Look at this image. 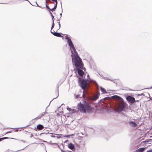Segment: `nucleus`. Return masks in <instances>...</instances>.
Returning <instances> with one entry per match:
<instances>
[{
	"instance_id": "nucleus-1",
	"label": "nucleus",
	"mask_w": 152,
	"mask_h": 152,
	"mask_svg": "<svg viewBox=\"0 0 152 152\" xmlns=\"http://www.w3.org/2000/svg\"><path fill=\"white\" fill-rule=\"evenodd\" d=\"M65 39L67 40L72 52L71 56L73 63L74 64L79 76L81 77H83L84 74V72L82 70L83 68V64L82 62L81 59L78 56L77 53L71 39L68 36L66 37Z\"/></svg>"
},
{
	"instance_id": "nucleus-2",
	"label": "nucleus",
	"mask_w": 152,
	"mask_h": 152,
	"mask_svg": "<svg viewBox=\"0 0 152 152\" xmlns=\"http://www.w3.org/2000/svg\"><path fill=\"white\" fill-rule=\"evenodd\" d=\"M112 98L119 101L116 105L115 108L116 111L119 112L124 110L127 106V104L124 102L123 99L117 95L113 96H112Z\"/></svg>"
},
{
	"instance_id": "nucleus-3",
	"label": "nucleus",
	"mask_w": 152,
	"mask_h": 152,
	"mask_svg": "<svg viewBox=\"0 0 152 152\" xmlns=\"http://www.w3.org/2000/svg\"><path fill=\"white\" fill-rule=\"evenodd\" d=\"M78 108L81 112L85 113H86V110H90V107L88 101H85L83 102V104L81 102L79 104Z\"/></svg>"
},
{
	"instance_id": "nucleus-4",
	"label": "nucleus",
	"mask_w": 152,
	"mask_h": 152,
	"mask_svg": "<svg viewBox=\"0 0 152 152\" xmlns=\"http://www.w3.org/2000/svg\"><path fill=\"white\" fill-rule=\"evenodd\" d=\"M78 82L80 83V85L82 89L83 90V95L84 94L87 85V83L85 80H82L81 78H78Z\"/></svg>"
},
{
	"instance_id": "nucleus-5",
	"label": "nucleus",
	"mask_w": 152,
	"mask_h": 152,
	"mask_svg": "<svg viewBox=\"0 0 152 152\" xmlns=\"http://www.w3.org/2000/svg\"><path fill=\"white\" fill-rule=\"evenodd\" d=\"M127 100L132 103H133L135 102V98L132 96H129L126 98Z\"/></svg>"
},
{
	"instance_id": "nucleus-6",
	"label": "nucleus",
	"mask_w": 152,
	"mask_h": 152,
	"mask_svg": "<svg viewBox=\"0 0 152 152\" xmlns=\"http://www.w3.org/2000/svg\"><path fill=\"white\" fill-rule=\"evenodd\" d=\"M46 113L45 112H43L42 114H41L40 115H38V116H37V117L34 118V119L36 120H37V119H40L42 116H44Z\"/></svg>"
},
{
	"instance_id": "nucleus-7",
	"label": "nucleus",
	"mask_w": 152,
	"mask_h": 152,
	"mask_svg": "<svg viewBox=\"0 0 152 152\" xmlns=\"http://www.w3.org/2000/svg\"><path fill=\"white\" fill-rule=\"evenodd\" d=\"M51 33L54 36L58 37H61V34L59 33L56 32H53L51 31Z\"/></svg>"
},
{
	"instance_id": "nucleus-8",
	"label": "nucleus",
	"mask_w": 152,
	"mask_h": 152,
	"mask_svg": "<svg viewBox=\"0 0 152 152\" xmlns=\"http://www.w3.org/2000/svg\"><path fill=\"white\" fill-rule=\"evenodd\" d=\"M129 124L132 127H135L137 125V124L133 121L130 122L129 123Z\"/></svg>"
},
{
	"instance_id": "nucleus-9",
	"label": "nucleus",
	"mask_w": 152,
	"mask_h": 152,
	"mask_svg": "<svg viewBox=\"0 0 152 152\" xmlns=\"http://www.w3.org/2000/svg\"><path fill=\"white\" fill-rule=\"evenodd\" d=\"M67 109L69 111L70 113H73L75 112V110L74 109H72L69 108L68 106L66 107Z\"/></svg>"
},
{
	"instance_id": "nucleus-10",
	"label": "nucleus",
	"mask_w": 152,
	"mask_h": 152,
	"mask_svg": "<svg viewBox=\"0 0 152 152\" xmlns=\"http://www.w3.org/2000/svg\"><path fill=\"white\" fill-rule=\"evenodd\" d=\"M37 128L38 130H41L44 128V126L43 125L41 124H39L37 126Z\"/></svg>"
},
{
	"instance_id": "nucleus-11",
	"label": "nucleus",
	"mask_w": 152,
	"mask_h": 152,
	"mask_svg": "<svg viewBox=\"0 0 152 152\" xmlns=\"http://www.w3.org/2000/svg\"><path fill=\"white\" fill-rule=\"evenodd\" d=\"M145 148H140L139 149L137 150L136 152H143L145 151Z\"/></svg>"
},
{
	"instance_id": "nucleus-12",
	"label": "nucleus",
	"mask_w": 152,
	"mask_h": 152,
	"mask_svg": "<svg viewBox=\"0 0 152 152\" xmlns=\"http://www.w3.org/2000/svg\"><path fill=\"white\" fill-rule=\"evenodd\" d=\"M25 1H29L28 0H17L15 1V3L16 4H20L24 2Z\"/></svg>"
},
{
	"instance_id": "nucleus-13",
	"label": "nucleus",
	"mask_w": 152,
	"mask_h": 152,
	"mask_svg": "<svg viewBox=\"0 0 152 152\" xmlns=\"http://www.w3.org/2000/svg\"><path fill=\"white\" fill-rule=\"evenodd\" d=\"M68 147L70 149L73 150L75 148L74 145L72 143H70L68 145Z\"/></svg>"
},
{
	"instance_id": "nucleus-14",
	"label": "nucleus",
	"mask_w": 152,
	"mask_h": 152,
	"mask_svg": "<svg viewBox=\"0 0 152 152\" xmlns=\"http://www.w3.org/2000/svg\"><path fill=\"white\" fill-rule=\"evenodd\" d=\"M75 134H70V135H62V136H63V137H66L67 138H69L70 137L73 136Z\"/></svg>"
},
{
	"instance_id": "nucleus-15",
	"label": "nucleus",
	"mask_w": 152,
	"mask_h": 152,
	"mask_svg": "<svg viewBox=\"0 0 152 152\" xmlns=\"http://www.w3.org/2000/svg\"><path fill=\"white\" fill-rule=\"evenodd\" d=\"M100 90L104 94H105L106 93V91L105 90L102 88V87H100Z\"/></svg>"
},
{
	"instance_id": "nucleus-16",
	"label": "nucleus",
	"mask_w": 152,
	"mask_h": 152,
	"mask_svg": "<svg viewBox=\"0 0 152 152\" xmlns=\"http://www.w3.org/2000/svg\"><path fill=\"white\" fill-rule=\"evenodd\" d=\"M102 78L105 80H111V81H113V80H112L111 79L108 78V77H104V76H102Z\"/></svg>"
},
{
	"instance_id": "nucleus-17",
	"label": "nucleus",
	"mask_w": 152,
	"mask_h": 152,
	"mask_svg": "<svg viewBox=\"0 0 152 152\" xmlns=\"http://www.w3.org/2000/svg\"><path fill=\"white\" fill-rule=\"evenodd\" d=\"M99 94H96L95 96L93 98V99L94 100H95L98 99L99 97Z\"/></svg>"
},
{
	"instance_id": "nucleus-18",
	"label": "nucleus",
	"mask_w": 152,
	"mask_h": 152,
	"mask_svg": "<svg viewBox=\"0 0 152 152\" xmlns=\"http://www.w3.org/2000/svg\"><path fill=\"white\" fill-rule=\"evenodd\" d=\"M58 2L55 3H54L55 4V6L53 8V9H54L55 10H56L57 8V5Z\"/></svg>"
},
{
	"instance_id": "nucleus-19",
	"label": "nucleus",
	"mask_w": 152,
	"mask_h": 152,
	"mask_svg": "<svg viewBox=\"0 0 152 152\" xmlns=\"http://www.w3.org/2000/svg\"><path fill=\"white\" fill-rule=\"evenodd\" d=\"M49 12H50V14L51 15V17H52V20H53V21H54L53 19L54 18V17L53 15L52 14V13L50 11H49Z\"/></svg>"
},
{
	"instance_id": "nucleus-20",
	"label": "nucleus",
	"mask_w": 152,
	"mask_h": 152,
	"mask_svg": "<svg viewBox=\"0 0 152 152\" xmlns=\"http://www.w3.org/2000/svg\"><path fill=\"white\" fill-rule=\"evenodd\" d=\"M51 142H52L51 141H50V143H51V144H52L56 146V147H57L58 148L59 147V145H58L56 143H51Z\"/></svg>"
},
{
	"instance_id": "nucleus-21",
	"label": "nucleus",
	"mask_w": 152,
	"mask_h": 152,
	"mask_svg": "<svg viewBox=\"0 0 152 152\" xmlns=\"http://www.w3.org/2000/svg\"><path fill=\"white\" fill-rule=\"evenodd\" d=\"M75 98H76V99H78L79 98H80L81 97H80V95H79V94L77 95H75Z\"/></svg>"
},
{
	"instance_id": "nucleus-22",
	"label": "nucleus",
	"mask_w": 152,
	"mask_h": 152,
	"mask_svg": "<svg viewBox=\"0 0 152 152\" xmlns=\"http://www.w3.org/2000/svg\"><path fill=\"white\" fill-rule=\"evenodd\" d=\"M57 23H58V25L59 26V28H58V29H59L60 28V27H61V24H60V21H59V20H58Z\"/></svg>"
},
{
	"instance_id": "nucleus-23",
	"label": "nucleus",
	"mask_w": 152,
	"mask_h": 152,
	"mask_svg": "<svg viewBox=\"0 0 152 152\" xmlns=\"http://www.w3.org/2000/svg\"><path fill=\"white\" fill-rule=\"evenodd\" d=\"M54 21H53V23L51 27V30H52L54 27Z\"/></svg>"
},
{
	"instance_id": "nucleus-24",
	"label": "nucleus",
	"mask_w": 152,
	"mask_h": 152,
	"mask_svg": "<svg viewBox=\"0 0 152 152\" xmlns=\"http://www.w3.org/2000/svg\"><path fill=\"white\" fill-rule=\"evenodd\" d=\"M48 9H49V10H51L52 11H53L54 10H55V9H53V8L52 9H50L49 8H48Z\"/></svg>"
},
{
	"instance_id": "nucleus-25",
	"label": "nucleus",
	"mask_w": 152,
	"mask_h": 152,
	"mask_svg": "<svg viewBox=\"0 0 152 152\" xmlns=\"http://www.w3.org/2000/svg\"><path fill=\"white\" fill-rule=\"evenodd\" d=\"M8 138V137H4V138H0V141H1L3 139H7V138Z\"/></svg>"
},
{
	"instance_id": "nucleus-26",
	"label": "nucleus",
	"mask_w": 152,
	"mask_h": 152,
	"mask_svg": "<svg viewBox=\"0 0 152 152\" xmlns=\"http://www.w3.org/2000/svg\"><path fill=\"white\" fill-rule=\"evenodd\" d=\"M94 83L95 84V85L97 87H98L99 86V85L97 83L96 81H95Z\"/></svg>"
},
{
	"instance_id": "nucleus-27",
	"label": "nucleus",
	"mask_w": 152,
	"mask_h": 152,
	"mask_svg": "<svg viewBox=\"0 0 152 152\" xmlns=\"http://www.w3.org/2000/svg\"><path fill=\"white\" fill-rule=\"evenodd\" d=\"M146 152H152V149L150 150H148L146 151Z\"/></svg>"
},
{
	"instance_id": "nucleus-28",
	"label": "nucleus",
	"mask_w": 152,
	"mask_h": 152,
	"mask_svg": "<svg viewBox=\"0 0 152 152\" xmlns=\"http://www.w3.org/2000/svg\"><path fill=\"white\" fill-rule=\"evenodd\" d=\"M46 7L48 9V8H49V7H48V5H47V2L46 1Z\"/></svg>"
},
{
	"instance_id": "nucleus-29",
	"label": "nucleus",
	"mask_w": 152,
	"mask_h": 152,
	"mask_svg": "<svg viewBox=\"0 0 152 152\" xmlns=\"http://www.w3.org/2000/svg\"><path fill=\"white\" fill-rule=\"evenodd\" d=\"M36 4H37V6H38V7H41V8H43L42 7H40V6H39L38 5V4H37V2H36Z\"/></svg>"
},
{
	"instance_id": "nucleus-30",
	"label": "nucleus",
	"mask_w": 152,
	"mask_h": 152,
	"mask_svg": "<svg viewBox=\"0 0 152 152\" xmlns=\"http://www.w3.org/2000/svg\"><path fill=\"white\" fill-rule=\"evenodd\" d=\"M50 136L51 137H55V136H54V135H51Z\"/></svg>"
},
{
	"instance_id": "nucleus-31",
	"label": "nucleus",
	"mask_w": 152,
	"mask_h": 152,
	"mask_svg": "<svg viewBox=\"0 0 152 152\" xmlns=\"http://www.w3.org/2000/svg\"><path fill=\"white\" fill-rule=\"evenodd\" d=\"M62 15V13H61L60 14V15L61 16L60 18H61Z\"/></svg>"
},
{
	"instance_id": "nucleus-32",
	"label": "nucleus",
	"mask_w": 152,
	"mask_h": 152,
	"mask_svg": "<svg viewBox=\"0 0 152 152\" xmlns=\"http://www.w3.org/2000/svg\"><path fill=\"white\" fill-rule=\"evenodd\" d=\"M58 95H57L56 97L54 98V99H56V98H57V97H58Z\"/></svg>"
},
{
	"instance_id": "nucleus-33",
	"label": "nucleus",
	"mask_w": 152,
	"mask_h": 152,
	"mask_svg": "<svg viewBox=\"0 0 152 152\" xmlns=\"http://www.w3.org/2000/svg\"><path fill=\"white\" fill-rule=\"evenodd\" d=\"M102 77V76H103L102 75H100V74H99Z\"/></svg>"
},
{
	"instance_id": "nucleus-34",
	"label": "nucleus",
	"mask_w": 152,
	"mask_h": 152,
	"mask_svg": "<svg viewBox=\"0 0 152 152\" xmlns=\"http://www.w3.org/2000/svg\"><path fill=\"white\" fill-rule=\"evenodd\" d=\"M81 134L83 135H84V134L82 132H81Z\"/></svg>"
},
{
	"instance_id": "nucleus-35",
	"label": "nucleus",
	"mask_w": 152,
	"mask_h": 152,
	"mask_svg": "<svg viewBox=\"0 0 152 152\" xmlns=\"http://www.w3.org/2000/svg\"><path fill=\"white\" fill-rule=\"evenodd\" d=\"M10 132H10V131H9V132H7L6 133H10Z\"/></svg>"
},
{
	"instance_id": "nucleus-36",
	"label": "nucleus",
	"mask_w": 152,
	"mask_h": 152,
	"mask_svg": "<svg viewBox=\"0 0 152 152\" xmlns=\"http://www.w3.org/2000/svg\"><path fill=\"white\" fill-rule=\"evenodd\" d=\"M18 129H17V130H16L15 131H18Z\"/></svg>"
},
{
	"instance_id": "nucleus-37",
	"label": "nucleus",
	"mask_w": 152,
	"mask_h": 152,
	"mask_svg": "<svg viewBox=\"0 0 152 152\" xmlns=\"http://www.w3.org/2000/svg\"><path fill=\"white\" fill-rule=\"evenodd\" d=\"M146 141H143V142H144V143H145V142L146 143Z\"/></svg>"
},
{
	"instance_id": "nucleus-38",
	"label": "nucleus",
	"mask_w": 152,
	"mask_h": 152,
	"mask_svg": "<svg viewBox=\"0 0 152 152\" xmlns=\"http://www.w3.org/2000/svg\"><path fill=\"white\" fill-rule=\"evenodd\" d=\"M50 3H53V2L51 1H50Z\"/></svg>"
},
{
	"instance_id": "nucleus-39",
	"label": "nucleus",
	"mask_w": 152,
	"mask_h": 152,
	"mask_svg": "<svg viewBox=\"0 0 152 152\" xmlns=\"http://www.w3.org/2000/svg\"><path fill=\"white\" fill-rule=\"evenodd\" d=\"M150 88H152V86Z\"/></svg>"
},
{
	"instance_id": "nucleus-40",
	"label": "nucleus",
	"mask_w": 152,
	"mask_h": 152,
	"mask_svg": "<svg viewBox=\"0 0 152 152\" xmlns=\"http://www.w3.org/2000/svg\"><path fill=\"white\" fill-rule=\"evenodd\" d=\"M28 2L29 3H30V4H31V3H30V2L29 1H28Z\"/></svg>"
},
{
	"instance_id": "nucleus-41",
	"label": "nucleus",
	"mask_w": 152,
	"mask_h": 152,
	"mask_svg": "<svg viewBox=\"0 0 152 152\" xmlns=\"http://www.w3.org/2000/svg\"><path fill=\"white\" fill-rule=\"evenodd\" d=\"M26 128V127H23V128Z\"/></svg>"
},
{
	"instance_id": "nucleus-42",
	"label": "nucleus",
	"mask_w": 152,
	"mask_h": 152,
	"mask_svg": "<svg viewBox=\"0 0 152 152\" xmlns=\"http://www.w3.org/2000/svg\"><path fill=\"white\" fill-rule=\"evenodd\" d=\"M79 134V133H77V135Z\"/></svg>"
},
{
	"instance_id": "nucleus-43",
	"label": "nucleus",
	"mask_w": 152,
	"mask_h": 152,
	"mask_svg": "<svg viewBox=\"0 0 152 152\" xmlns=\"http://www.w3.org/2000/svg\"><path fill=\"white\" fill-rule=\"evenodd\" d=\"M62 152H66V151H63Z\"/></svg>"
},
{
	"instance_id": "nucleus-44",
	"label": "nucleus",
	"mask_w": 152,
	"mask_h": 152,
	"mask_svg": "<svg viewBox=\"0 0 152 152\" xmlns=\"http://www.w3.org/2000/svg\"><path fill=\"white\" fill-rule=\"evenodd\" d=\"M57 137V138H59V137Z\"/></svg>"
}]
</instances>
